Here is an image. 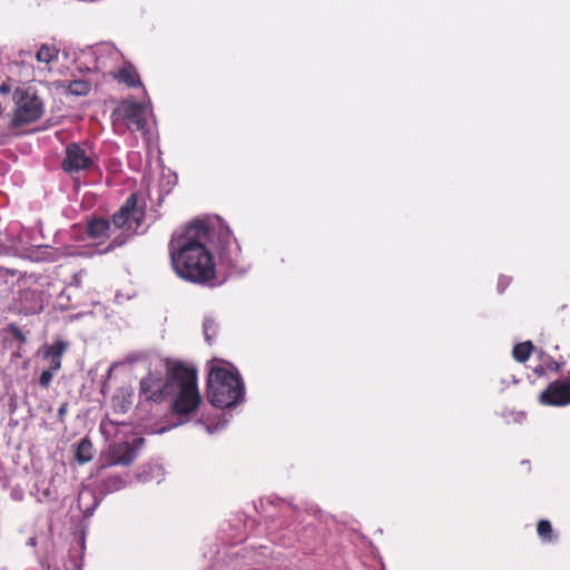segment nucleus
I'll return each instance as SVG.
<instances>
[{
	"mask_svg": "<svg viewBox=\"0 0 570 570\" xmlns=\"http://www.w3.org/2000/svg\"><path fill=\"white\" fill-rule=\"evenodd\" d=\"M94 160L78 144H70L66 148V157L62 161V169L68 174L79 173L89 169Z\"/></svg>",
	"mask_w": 570,
	"mask_h": 570,
	"instance_id": "10",
	"label": "nucleus"
},
{
	"mask_svg": "<svg viewBox=\"0 0 570 570\" xmlns=\"http://www.w3.org/2000/svg\"><path fill=\"white\" fill-rule=\"evenodd\" d=\"M68 343L62 340H57L50 345H45L42 347V357L43 360L49 362V366L52 370H60L61 368V358L63 354L68 350Z\"/></svg>",
	"mask_w": 570,
	"mask_h": 570,
	"instance_id": "12",
	"label": "nucleus"
},
{
	"mask_svg": "<svg viewBox=\"0 0 570 570\" xmlns=\"http://www.w3.org/2000/svg\"><path fill=\"white\" fill-rule=\"evenodd\" d=\"M216 332V324L214 321L207 320L204 322V335L207 343H213Z\"/></svg>",
	"mask_w": 570,
	"mask_h": 570,
	"instance_id": "23",
	"label": "nucleus"
},
{
	"mask_svg": "<svg viewBox=\"0 0 570 570\" xmlns=\"http://www.w3.org/2000/svg\"><path fill=\"white\" fill-rule=\"evenodd\" d=\"M10 91V86L7 83H2L0 86V94H8Z\"/></svg>",
	"mask_w": 570,
	"mask_h": 570,
	"instance_id": "28",
	"label": "nucleus"
},
{
	"mask_svg": "<svg viewBox=\"0 0 570 570\" xmlns=\"http://www.w3.org/2000/svg\"><path fill=\"white\" fill-rule=\"evenodd\" d=\"M533 351H534V345L532 344V342L527 341V342L517 344L513 347L512 355L517 362L524 363L525 361L529 360V357Z\"/></svg>",
	"mask_w": 570,
	"mask_h": 570,
	"instance_id": "18",
	"label": "nucleus"
},
{
	"mask_svg": "<svg viewBox=\"0 0 570 570\" xmlns=\"http://www.w3.org/2000/svg\"><path fill=\"white\" fill-rule=\"evenodd\" d=\"M59 49L53 45L43 43L36 53V59L39 62L50 63L58 59Z\"/></svg>",
	"mask_w": 570,
	"mask_h": 570,
	"instance_id": "16",
	"label": "nucleus"
},
{
	"mask_svg": "<svg viewBox=\"0 0 570 570\" xmlns=\"http://www.w3.org/2000/svg\"><path fill=\"white\" fill-rule=\"evenodd\" d=\"M209 225L196 220L173 233L168 243L170 265L178 277L195 284H207L216 276V265L207 247Z\"/></svg>",
	"mask_w": 570,
	"mask_h": 570,
	"instance_id": "1",
	"label": "nucleus"
},
{
	"mask_svg": "<svg viewBox=\"0 0 570 570\" xmlns=\"http://www.w3.org/2000/svg\"><path fill=\"white\" fill-rule=\"evenodd\" d=\"M115 79L127 85L128 87L141 86L140 77L136 68L130 63H126L122 68H120L115 75Z\"/></svg>",
	"mask_w": 570,
	"mask_h": 570,
	"instance_id": "15",
	"label": "nucleus"
},
{
	"mask_svg": "<svg viewBox=\"0 0 570 570\" xmlns=\"http://www.w3.org/2000/svg\"><path fill=\"white\" fill-rule=\"evenodd\" d=\"M43 104L37 95H30L27 91L21 94L20 99L17 101L12 124L21 126L37 121L42 117Z\"/></svg>",
	"mask_w": 570,
	"mask_h": 570,
	"instance_id": "7",
	"label": "nucleus"
},
{
	"mask_svg": "<svg viewBox=\"0 0 570 570\" xmlns=\"http://www.w3.org/2000/svg\"><path fill=\"white\" fill-rule=\"evenodd\" d=\"M91 89V86L88 81L83 80H75L69 85V90L71 94L77 96L87 95Z\"/></svg>",
	"mask_w": 570,
	"mask_h": 570,
	"instance_id": "21",
	"label": "nucleus"
},
{
	"mask_svg": "<svg viewBox=\"0 0 570 570\" xmlns=\"http://www.w3.org/2000/svg\"><path fill=\"white\" fill-rule=\"evenodd\" d=\"M165 391L170 397V410L175 415L187 416L200 405L202 396L197 385V370L183 361H165Z\"/></svg>",
	"mask_w": 570,
	"mask_h": 570,
	"instance_id": "3",
	"label": "nucleus"
},
{
	"mask_svg": "<svg viewBox=\"0 0 570 570\" xmlns=\"http://www.w3.org/2000/svg\"><path fill=\"white\" fill-rule=\"evenodd\" d=\"M534 373L538 375V376H543L546 375L547 373V368L544 365H539L537 367H534Z\"/></svg>",
	"mask_w": 570,
	"mask_h": 570,
	"instance_id": "27",
	"label": "nucleus"
},
{
	"mask_svg": "<svg viewBox=\"0 0 570 570\" xmlns=\"http://www.w3.org/2000/svg\"><path fill=\"white\" fill-rule=\"evenodd\" d=\"M114 121L122 120L130 131H142L147 126L146 107L136 101L125 100L114 110Z\"/></svg>",
	"mask_w": 570,
	"mask_h": 570,
	"instance_id": "6",
	"label": "nucleus"
},
{
	"mask_svg": "<svg viewBox=\"0 0 570 570\" xmlns=\"http://www.w3.org/2000/svg\"><path fill=\"white\" fill-rule=\"evenodd\" d=\"M59 370H52L50 366L49 368L41 372L40 376H39V385L43 389H48L52 382V379H53V375L58 372Z\"/></svg>",
	"mask_w": 570,
	"mask_h": 570,
	"instance_id": "22",
	"label": "nucleus"
},
{
	"mask_svg": "<svg viewBox=\"0 0 570 570\" xmlns=\"http://www.w3.org/2000/svg\"><path fill=\"white\" fill-rule=\"evenodd\" d=\"M209 245L216 252L219 266L229 273L242 274L249 268V262L243 254L237 239L232 230L224 225L217 227L209 226Z\"/></svg>",
	"mask_w": 570,
	"mask_h": 570,
	"instance_id": "5",
	"label": "nucleus"
},
{
	"mask_svg": "<svg viewBox=\"0 0 570 570\" xmlns=\"http://www.w3.org/2000/svg\"><path fill=\"white\" fill-rule=\"evenodd\" d=\"M537 532L544 542H551L554 539L553 529L549 520H539L537 523Z\"/></svg>",
	"mask_w": 570,
	"mask_h": 570,
	"instance_id": "20",
	"label": "nucleus"
},
{
	"mask_svg": "<svg viewBox=\"0 0 570 570\" xmlns=\"http://www.w3.org/2000/svg\"><path fill=\"white\" fill-rule=\"evenodd\" d=\"M136 193L129 195L111 219L92 216L87 219L86 233L90 239L102 244L109 239L102 253H110L127 244L135 229L144 220L145 212L137 206Z\"/></svg>",
	"mask_w": 570,
	"mask_h": 570,
	"instance_id": "2",
	"label": "nucleus"
},
{
	"mask_svg": "<svg viewBox=\"0 0 570 570\" xmlns=\"http://www.w3.org/2000/svg\"><path fill=\"white\" fill-rule=\"evenodd\" d=\"M245 397V386L237 370L213 367L207 377V399L218 409L236 406Z\"/></svg>",
	"mask_w": 570,
	"mask_h": 570,
	"instance_id": "4",
	"label": "nucleus"
},
{
	"mask_svg": "<svg viewBox=\"0 0 570 570\" xmlns=\"http://www.w3.org/2000/svg\"><path fill=\"white\" fill-rule=\"evenodd\" d=\"M92 443L89 439H82L76 450V460L80 463H87L92 460Z\"/></svg>",
	"mask_w": 570,
	"mask_h": 570,
	"instance_id": "17",
	"label": "nucleus"
},
{
	"mask_svg": "<svg viewBox=\"0 0 570 570\" xmlns=\"http://www.w3.org/2000/svg\"><path fill=\"white\" fill-rule=\"evenodd\" d=\"M538 401L544 406H566L570 404V377L556 380L539 394Z\"/></svg>",
	"mask_w": 570,
	"mask_h": 570,
	"instance_id": "8",
	"label": "nucleus"
},
{
	"mask_svg": "<svg viewBox=\"0 0 570 570\" xmlns=\"http://www.w3.org/2000/svg\"><path fill=\"white\" fill-rule=\"evenodd\" d=\"M125 488V481L119 475H109L101 481L100 489L105 494L119 491Z\"/></svg>",
	"mask_w": 570,
	"mask_h": 570,
	"instance_id": "19",
	"label": "nucleus"
},
{
	"mask_svg": "<svg viewBox=\"0 0 570 570\" xmlns=\"http://www.w3.org/2000/svg\"><path fill=\"white\" fill-rule=\"evenodd\" d=\"M140 394L144 395L147 401H153L155 403L163 402L167 399L165 381L153 375L144 377L140 381Z\"/></svg>",
	"mask_w": 570,
	"mask_h": 570,
	"instance_id": "11",
	"label": "nucleus"
},
{
	"mask_svg": "<svg viewBox=\"0 0 570 570\" xmlns=\"http://www.w3.org/2000/svg\"><path fill=\"white\" fill-rule=\"evenodd\" d=\"M11 333L17 340L22 342L24 341V336L18 327H12Z\"/></svg>",
	"mask_w": 570,
	"mask_h": 570,
	"instance_id": "26",
	"label": "nucleus"
},
{
	"mask_svg": "<svg viewBox=\"0 0 570 570\" xmlns=\"http://www.w3.org/2000/svg\"><path fill=\"white\" fill-rule=\"evenodd\" d=\"M14 309L23 315H33L43 309V293L33 288L21 289L13 303Z\"/></svg>",
	"mask_w": 570,
	"mask_h": 570,
	"instance_id": "9",
	"label": "nucleus"
},
{
	"mask_svg": "<svg viewBox=\"0 0 570 570\" xmlns=\"http://www.w3.org/2000/svg\"><path fill=\"white\" fill-rule=\"evenodd\" d=\"M109 454L111 464L129 465L135 459V450L128 442L111 445Z\"/></svg>",
	"mask_w": 570,
	"mask_h": 570,
	"instance_id": "13",
	"label": "nucleus"
},
{
	"mask_svg": "<svg viewBox=\"0 0 570 570\" xmlns=\"http://www.w3.org/2000/svg\"><path fill=\"white\" fill-rule=\"evenodd\" d=\"M67 410H68V403L65 402L60 405V407L58 409V419L60 422H63L65 421V416L67 414Z\"/></svg>",
	"mask_w": 570,
	"mask_h": 570,
	"instance_id": "25",
	"label": "nucleus"
},
{
	"mask_svg": "<svg viewBox=\"0 0 570 570\" xmlns=\"http://www.w3.org/2000/svg\"><path fill=\"white\" fill-rule=\"evenodd\" d=\"M544 366L547 368V372H559L560 370V364L551 357H548V361L546 362Z\"/></svg>",
	"mask_w": 570,
	"mask_h": 570,
	"instance_id": "24",
	"label": "nucleus"
},
{
	"mask_svg": "<svg viewBox=\"0 0 570 570\" xmlns=\"http://www.w3.org/2000/svg\"><path fill=\"white\" fill-rule=\"evenodd\" d=\"M132 403V391L128 387H120L111 399L112 409L118 413H126Z\"/></svg>",
	"mask_w": 570,
	"mask_h": 570,
	"instance_id": "14",
	"label": "nucleus"
}]
</instances>
